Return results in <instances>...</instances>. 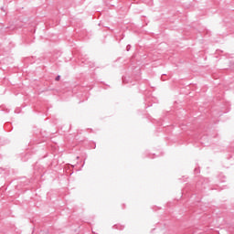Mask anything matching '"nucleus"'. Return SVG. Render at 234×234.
I'll use <instances>...</instances> for the list:
<instances>
[{
	"label": "nucleus",
	"mask_w": 234,
	"mask_h": 234,
	"mask_svg": "<svg viewBox=\"0 0 234 234\" xmlns=\"http://www.w3.org/2000/svg\"><path fill=\"white\" fill-rule=\"evenodd\" d=\"M55 80L56 81H59V80H61V76L58 75Z\"/></svg>",
	"instance_id": "nucleus-1"
},
{
	"label": "nucleus",
	"mask_w": 234,
	"mask_h": 234,
	"mask_svg": "<svg viewBox=\"0 0 234 234\" xmlns=\"http://www.w3.org/2000/svg\"><path fill=\"white\" fill-rule=\"evenodd\" d=\"M130 48H131V46L128 45L127 46V50H130Z\"/></svg>",
	"instance_id": "nucleus-2"
}]
</instances>
